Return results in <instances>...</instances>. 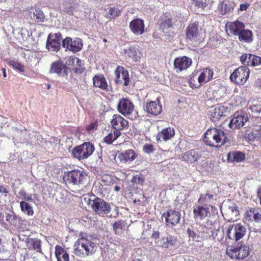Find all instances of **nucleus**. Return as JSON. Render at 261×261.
Listing matches in <instances>:
<instances>
[{
  "instance_id": "1",
  "label": "nucleus",
  "mask_w": 261,
  "mask_h": 261,
  "mask_svg": "<svg viewBox=\"0 0 261 261\" xmlns=\"http://www.w3.org/2000/svg\"><path fill=\"white\" fill-rule=\"evenodd\" d=\"M96 249V245L90 240L82 237L74 243L73 253L77 256L84 257L93 254Z\"/></svg>"
},
{
  "instance_id": "2",
  "label": "nucleus",
  "mask_w": 261,
  "mask_h": 261,
  "mask_svg": "<svg viewBox=\"0 0 261 261\" xmlns=\"http://www.w3.org/2000/svg\"><path fill=\"white\" fill-rule=\"evenodd\" d=\"M226 139V136L223 131L213 128L205 132L203 142L207 145L220 147L225 143Z\"/></svg>"
},
{
  "instance_id": "3",
  "label": "nucleus",
  "mask_w": 261,
  "mask_h": 261,
  "mask_svg": "<svg viewBox=\"0 0 261 261\" xmlns=\"http://www.w3.org/2000/svg\"><path fill=\"white\" fill-rule=\"evenodd\" d=\"M94 150V147L93 144L90 142H86L75 147L72 151V154L79 160H82L89 157Z\"/></svg>"
},
{
  "instance_id": "4",
  "label": "nucleus",
  "mask_w": 261,
  "mask_h": 261,
  "mask_svg": "<svg viewBox=\"0 0 261 261\" xmlns=\"http://www.w3.org/2000/svg\"><path fill=\"white\" fill-rule=\"evenodd\" d=\"M85 198V200L89 205H91L93 210L97 214H107L111 210L110 205L105 202L103 200L96 198L94 200H91L90 198Z\"/></svg>"
},
{
  "instance_id": "5",
  "label": "nucleus",
  "mask_w": 261,
  "mask_h": 261,
  "mask_svg": "<svg viewBox=\"0 0 261 261\" xmlns=\"http://www.w3.org/2000/svg\"><path fill=\"white\" fill-rule=\"evenodd\" d=\"M250 70L246 66H241L236 69L230 75L232 82L238 85L244 84L249 77Z\"/></svg>"
},
{
  "instance_id": "6",
  "label": "nucleus",
  "mask_w": 261,
  "mask_h": 261,
  "mask_svg": "<svg viewBox=\"0 0 261 261\" xmlns=\"http://www.w3.org/2000/svg\"><path fill=\"white\" fill-rule=\"evenodd\" d=\"M86 178L87 174L79 170H72L64 175V179L65 180L76 185H84Z\"/></svg>"
},
{
  "instance_id": "7",
  "label": "nucleus",
  "mask_w": 261,
  "mask_h": 261,
  "mask_svg": "<svg viewBox=\"0 0 261 261\" xmlns=\"http://www.w3.org/2000/svg\"><path fill=\"white\" fill-rule=\"evenodd\" d=\"M246 229L240 223L229 226L227 230V235L229 239L239 241L245 235Z\"/></svg>"
},
{
  "instance_id": "8",
  "label": "nucleus",
  "mask_w": 261,
  "mask_h": 261,
  "mask_svg": "<svg viewBox=\"0 0 261 261\" xmlns=\"http://www.w3.org/2000/svg\"><path fill=\"white\" fill-rule=\"evenodd\" d=\"M180 216L179 212L170 210L163 214L162 219H165V224L168 227L172 228L179 223Z\"/></svg>"
},
{
  "instance_id": "9",
  "label": "nucleus",
  "mask_w": 261,
  "mask_h": 261,
  "mask_svg": "<svg viewBox=\"0 0 261 261\" xmlns=\"http://www.w3.org/2000/svg\"><path fill=\"white\" fill-rule=\"evenodd\" d=\"M62 39L61 34L60 33L50 34L47 38L46 48L50 51H58L60 48Z\"/></svg>"
},
{
  "instance_id": "10",
  "label": "nucleus",
  "mask_w": 261,
  "mask_h": 261,
  "mask_svg": "<svg viewBox=\"0 0 261 261\" xmlns=\"http://www.w3.org/2000/svg\"><path fill=\"white\" fill-rule=\"evenodd\" d=\"M117 110L122 115L129 117L134 112V106L128 99L122 98L117 105Z\"/></svg>"
},
{
  "instance_id": "11",
  "label": "nucleus",
  "mask_w": 261,
  "mask_h": 261,
  "mask_svg": "<svg viewBox=\"0 0 261 261\" xmlns=\"http://www.w3.org/2000/svg\"><path fill=\"white\" fill-rule=\"evenodd\" d=\"M199 37L198 22H194L190 23L186 30L187 40L192 43H196L199 40Z\"/></svg>"
},
{
  "instance_id": "12",
  "label": "nucleus",
  "mask_w": 261,
  "mask_h": 261,
  "mask_svg": "<svg viewBox=\"0 0 261 261\" xmlns=\"http://www.w3.org/2000/svg\"><path fill=\"white\" fill-rule=\"evenodd\" d=\"M62 45L63 47L76 53L81 50L83 42L82 39L79 38L73 40L72 38L67 37L62 41Z\"/></svg>"
},
{
  "instance_id": "13",
  "label": "nucleus",
  "mask_w": 261,
  "mask_h": 261,
  "mask_svg": "<svg viewBox=\"0 0 261 261\" xmlns=\"http://www.w3.org/2000/svg\"><path fill=\"white\" fill-rule=\"evenodd\" d=\"M227 111V107L221 105H217L210 109L208 114L212 121L215 122L219 120L221 117L225 116Z\"/></svg>"
},
{
  "instance_id": "14",
  "label": "nucleus",
  "mask_w": 261,
  "mask_h": 261,
  "mask_svg": "<svg viewBox=\"0 0 261 261\" xmlns=\"http://www.w3.org/2000/svg\"><path fill=\"white\" fill-rule=\"evenodd\" d=\"M210 206L207 205L197 206L194 208V218L197 222L201 223V221L210 216Z\"/></svg>"
},
{
  "instance_id": "15",
  "label": "nucleus",
  "mask_w": 261,
  "mask_h": 261,
  "mask_svg": "<svg viewBox=\"0 0 261 261\" xmlns=\"http://www.w3.org/2000/svg\"><path fill=\"white\" fill-rule=\"evenodd\" d=\"M122 55L126 58H129L133 61L137 62L140 61L142 54L138 47L135 46H130L123 49Z\"/></svg>"
},
{
  "instance_id": "16",
  "label": "nucleus",
  "mask_w": 261,
  "mask_h": 261,
  "mask_svg": "<svg viewBox=\"0 0 261 261\" xmlns=\"http://www.w3.org/2000/svg\"><path fill=\"white\" fill-rule=\"evenodd\" d=\"M249 247L245 245H240L232 250L231 257L237 259H242L249 255Z\"/></svg>"
},
{
  "instance_id": "17",
  "label": "nucleus",
  "mask_w": 261,
  "mask_h": 261,
  "mask_svg": "<svg viewBox=\"0 0 261 261\" xmlns=\"http://www.w3.org/2000/svg\"><path fill=\"white\" fill-rule=\"evenodd\" d=\"M111 124L115 130H119V132L128 126L127 121L121 116L117 114H115L113 116Z\"/></svg>"
},
{
  "instance_id": "18",
  "label": "nucleus",
  "mask_w": 261,
  "mask_h": 261,
  "mask_svg": "<svg viewBox=\"0 0 261 261\" xmlns=\"http://www.w3.org/2000/svg\"><path fill=\"white\" fill-rule=\"evenodd\" d=\"M192 59L187 57H179L174 60V68L179 71L185 70L189 67L192 64Z\"/></svg>"
},
{
  "instance_id": "19",
  "label": "nucleus",
  "mask_w": 261,
  "mask_h": 261,
  "mask_svg": "<svg viewBox=\"0 0 261 261\" xmlns=\"http://www.w3.org/2000/svg\"><path fill=\"white\" fill-rule=\"evenodd\" d=\"M247 120L248 117L246 116L239 115L238 113H235L234 117L229 123V126L232 129L240 128L243 126Z\"/></svg>"
},
{
  "instance_id": "20",
  "label": "nucleus",
  "mask_w": 261,
  "mask_h": 261,
  "mask_svg": "<svg viewBox=\"0 0 261 261\" xmlns=\"http://www.w3.org/2000/svg\"><path fill=\"white\" fill-rule=\"evenodd\" d=\"M244 28V24L242 22L238 21L227 23L226 25V32L236 36H238Z\"/></svg>"
},
{
  "instance_id": "21",
  "label": "nucleus",
  "mask_w": 261,
  "mask_h": 261,
  "mask_svg": "<svg viewBox=\"0 0 261 261\" xmlns=\"http://www.w3.org/2000/svg\"><path fill=\"white\" fill-rule=\"evenodd\" d=\"M129 27L131 31L136 35H141L144 32V21L141 19L132 20L130 22Z\"/></svg>"
},
{
  "instance_id": "22",
  "label": "nucleus",
  "mask_w": 261,
  "mask_h": 261,
  "mask_svg": "<svg viewBox=\"0 0 261 261\" xmlns=\"http://www.w3.org/2000/svg\"><path fill=\"white\" fill-rule=\"evenodd\" d=\"M29 16L32 21L36 22H43L45 18L43 11L39 8H32L29 9Z\"/></svg>"
},
{
  "instance_id": "23",
  "label": "nucleus",
  "mask_w": 261,
  "mask_h": 261,
  "mask_svg": "<svg viewBox=\"0 0 261 261\" xmlns=\"http://www.w3.org/2000/svg\"><path fill=\"white\" fill-rule=\"evenodd\" d=\"M145 110L148 114L158 115L162 112V108L159 102L154 101L146 103Z\"/></svg>"
},
{
  "instance_id": "24",
  "label": "nucleus",
  "mask_w": 261,
  "mask_h": 261,
  "mask_svg": "<svg viewBox=\"0 0 261 261\" xmlns=\"http://www.w3.org/2000/svg\"><path fill=\"white\" fill-rule=\"evenodd\" d=\"M175 135L174 128L172 127H167L163 129L161 132L158 133L156 139L160 141H166L171 138Z\"/></svg>"
},
{
  "instance_id": "25",
  "label": "nucleus",
  "mask_w": 261,
  "mask_h": 261,
  "mask_svg": "<svg viewBox=\"0 0 261 261\" xmlns=\"http://www.w3.org/2000/svg\"><path fill=\"white\" fill-rule=\"evenodd\" d=\"M200 157V155L198 151L192 149L186 152L182 156V159L184 161L189 164H193L197 161Z\"/></svg>"
},
{
  "instance_id": "26",
  "label": "nucleus",
  "mask_w": 261,
  "mask_h": 261,
  "mask_svg": "<svg viewBox=\"0 0 261 261\" xmlns=\"http://www.w3.org/2000/svg\"><path fill=\"white\" fill-rule=\"evenodd\" d=\"M161 243L163 248H172L176 247L177 240L175 237L169 234L167 237L162 238Z\"/></svg>"
},
{
  "instance_id": "27",
  "label": "nucleus",
  "mask_w": 261,
  "mask_h": 261,
  "mask_svg": "<svg viewBox=\"0 0 261 261\" xmlns=\"http://www.w3.org/2000/svg\"><path fill=\"white\" fill-rule=\"evenodd\" d=\"M137 157V155L133 149H128L121 152L118 158L123 163L132 162Z\"/></svg>"
},
{
  "instance_id": "28",
  "label": "nucleus",
  "mask_w": 261,
  "mask_h": 261,
  "mask_svg": "<svg viewBox=\"0 0 261 261\" xmlns=\"http://www.w3.org/2000/svg\"><path fill=\"white\" fill-rule=\"evenodd\" d=\"M93 85L103 90L108 88V84L106 78L102 75H96L93 77Z\"/></svg>"
},
{
  "instance_id": "29",
  "label": "nucleus",
  "mask_w": 261,
  "mask_h": 261,
  "mask_svg": "<svg viewBox=\"0 0 261 261\" xmlns=\"http://www.w3.org/2000/svg\"><path fill=\"white\" fill-rule=\"evenodd\" d=\"M234 4L231 2H222L218 6V9L221 15H225L232 12Z\"/></svg>"
},
{
  "instance_id": "30",
  "label": "nucleus",
  "mask_w": 261,
  "mask_h": 261,
  "mask_svg": "<svg viewBox=\"0 0 261 261\" xmlns=\"http://www.w3.org/2000/svg\"><path fill=\"white\" fill-rule=\"evenodd\" d=\"M116 81L118 84L123 83L124 86H127L129 82V78L127 71L122 70V72H116Z\"/></svg>"
},
{
  "instance_id": "31",
  "label": "nucleus",
  "mask_w": 261,
  "mask_h": 261,
  "mask_svg": "<svg viewBox=\"0 0 261 261\" xmlns=\"http://www.w3.org/2000/svg\"><path fill=\"white\" fill-rule=\"evenodd\" d=\"M213 72L208 68L204 69L198 77L199 85L210 81L213 77Z\"/></svg>"
},
{
  "instance_id": "32",
  "label": "nucleus",
  "mask_w": 261,
  "mask_h": 261,
  "mask_svg": "<svg viewBox=\"0 0 261 261\" xmlns=\"http://www.w3.org/2000/svg\"><path fill=\"white\" fill-rule=\"evenodd\" d=\"M55 254L58 261H69L68 254L60 246L56 247Z\"/></svg>"
},
{
  "instance_id": "33",
  "label": "nucleus",
  "mask_w": 261,
  "mask_h": 261,
  "mask_svg": "<svg viewBox=\"0 0 261 261\" xmlns=\"http://www.w3.org/2000/svg\"><path fill=\"white\" fill-rule=\"evenodd\" d=\"M168 19L172 24L173 30H179L181 29L184 20L180 14Z\"/></svg>"
},
{
  "instance_id": "34",
  "label": "nucleus",
  "mask_w": 261,
  "mask_h": 261,
  "mask_svg": "<svg viewBox=\"0 0 261 261\" xmlns=\"http://www.w3.org/2000/svg\"><path fill=\"white\" fill-rule=\"evenodd\" d=\"M239 39L240 41L249 43L252 41V32L249 30H243L239 34Z\"/></svg>"
},
{
  "instance_id": "35",
  "label": "nucleus",
  "mask_w": 261,
  "mask_h": 261,
  "mask_svg": "<svg viewBox=\"0 0 261 261\" xmlns=\"http://www.w3.org/2000/svg\"><path fill=\"white\" fill-rule=\"evenodd\" d=\"M28 246L30 249H32L36 250L37 252H40L42 254L41 248V241L40 240L36 239H31L28 243Z\"/></svg>"
},
{
  "instance_id": "36",
  "label": "nucleus",
  "mask_w": 261,
  "mask_h": 261,
  "mask_svg": "<svg viewBox=\"0 0 261 261\" xmlns=\"http://www.w3.org/2000/svg\"><path fill=\"white\" fill-rule=\"evenodd\" d=\"M20 207L21 211L28 216H32L34 215L33 207L25 201L20 202Z\"/></svg>"
},
{
  "instance_id": "37",
  "label": "nucleus",
  "mask_w": 261,
  "mask_h": 261,
  "mask_svg": "<svg viewBox=\"0 0 261 261\" xmlns=\"http://www.w3.org/2000/svg\"><path fill=\"white\" fill-rule=\"evenodd\" d=\"M121 135L120 132L114 130L113 132H111L105 138V142L109 144H111L116 140Z\"/></svg>"
},
{
  "instance_id": "38",
  "label": "nucleus",
  "mask_w": 261,
  "mask_h": 261,
  "mask_svg": "<svg viewBox=\"0 0 261 261\" xmlns=\"http://www.w3.org/2000/svg\"><path fill=\"white\" fill-rule=\"evenodd\" d=\"M6 220L11 225L18 226L20 224V219L14 214L6 213Z\"/></svg>"
},
{
  "instance_id": "39",
  "label": "nucleus",
  "mask_w": 261,
  "mask_h": 261,
  "mask_svg": "<svg viewBox=\"0 0 261 261\" xmlns=\"http://www.w3.org/2000/svg\"><path fill=\"white\" fill-rule=\"evenodd\" d=\"M250 110L255 114L259 113L261 112V101L253 100L249 102Z\"/></svg>"
},
{
  "instance_id": "40",
  "label": "nucleus",
  "mask_w": 261,
  "mask_h": 261,
  "mask_svg": "<svg viewBox=\"0 0 261 261\" xmlns=\"http://www.w3.org/2000/svg\"><path fill=\"white\" fill-rule=\"evenodd\" d=\"M250 59L247 61L248 66H257L261 64V57L254 55H250Z\"/></svg>"
},
{
  "instance_id": "41",
  "label": "nucleus",
  "mask_w": 261,
  "mask_h": 261,
  "mask_svg": "<svg viewBox=\"0 0 261 261\" xmlns=\"http://www.w3.org/2000/svg\"><path fill=\"white\" fill-rule=\"evenodd\" d=\"M63 68V64L61 61H57L51 64L50 73H60Z\"/></svg>"
},
{
  "instance_id": "42",
  "label": "nucleus",
  "mask_w": 261,
  "mask_h": 261,
  "mask_svg": "<svg viewBox=\"0 0 261 261\" xmlns=\"http://www.w3.org/2000/svg\"><path fill=\"white\" fill-rule=\"evenodd\" d=\"M160 30L164 33H167L172 30V24L169 19L163 21L160 25Z\"/></svg>"
},
{
  "instance_id": "43",
  "label": "nucleus",
  "mask_w": 261,
  "mask_h": 261,
  "mask_svg": "<svg viewBox=\"0 0 261 261\" xmlns=\"http://www.w3.org/2000/svg\"><path fill=\"white\" fill-rule=\"evenodd\" d=\"M113 228L115 233L120 234L122 233V229L125 226L124 221L120 220L115 222L113 225Z\"/></svg>"
},
{
  "instance_id": "44",
  "label": "nucleus",
  "mask_w": 261,
  "mask_h": 261,
  "mask_svg": "<svg viewBox=\"0 0 261 261\" xmlns=\"http://www.w3.org/2000/svg\"><path fill=\"white\" fill-rule=\"evenodd\" d=\"M81 63V60L76 57H69L67 58L66 64L71 67H75V63Z\"/></svg>"
},
{
  "instance_id": "45",
  "label": "nucleus",
  "mask_w": 261,
  "mask_h": 261,
  "mask_svg": "<svg viewBox=\"0 0 261 261\" xmlns=\"http://www.w3.org/2000/svg\"><path fill=\"white\" fill-rule=\"evenodd\" d=\"M144 180L145 177L144 175L141 174H139L133 176L132 179V182L135 184L142 185L144 182Z\"/></svg>"
},
{
  "instance_id": "46",
  "label": "nucleus",
  "mask_w": 261,
  "mask_h": 261,
  "mask_svg": "<svg viewBox=\"0 0 261 261\" xmlns=\"http://www.w3.org/2000/svg\"><path fill=\"white\" fill-rule=\"evenodd\" d=\"M24 200L26 201L33 202L34 203H35L39 201V197L38 195L36 193L29 195L26 194L25 196L24 197Z\"/></svg>"
},
{
  "instance_id": "47",
  "label": "nucleus",
  "mask_w": 261,
  "mask_h": 261,
  "mask_svg": "<svg viewBox=\"0 0 261 261\" xmlns=\"http://www.w3.org/2000/svg\"><path fill=\"white\" fill-rule=\"evenodd\" d=\"M108 9V14L113 18L118 16L121 12L120 10L115 7H110Z\"/></svg>"
},
{
  "instance_id": "48",
  "label": "nucleus",
  "mask_w": 261,
  "mask_h": 261,
  "mask_svg": "<svg viewBox=\"0 0 261 261\" xmlns=\"http://www.w3.org/2000/svg\"><path fill=\"white\" fill-rule=\"evenodd\" d=\"M9 64L10 66L13 67L14 69H17L20 72H23L24 71V66L21 64L20 63L15 61L14 60H11L9 62Z\"/></svg>"
},
{
  "instance_id": "49",
  "label": "nucleus",
  "mask_w": 261,
  "mask_h": 261,
  "mask_svg": "<svg viewBox=\"0 0 261 261\" xmlns=\"http://www.w3.org/2000/svg\"><path fill=\"white\" fill-rule=\"evenodd\" d=\"M194 4L198 8L204 10L207 5L206 0H193Z\"/></svg>"
},
{
  "instance_id": "50",
  "label": "nucleus",
  "mask_w": 261,
  "mask_h": 261,
  "mask_svg": "<svg viewBox=\"0 0 261 261\" xmlns=\"http://www.w3.org/2000/svg\"><path fill=\"white\" fill-rule=\"evenodd\" d=\"M231 155L233 160L236 162H241L245 159V155L241 152H234L232 153Z\"/></svg>"
},
{
  "instance_id": "51",
  "label": "nucleus",
  "mask_w": 261,
  "mask_h": 261,
  "mask_svg": "<svg viewBox=\"0 0 261 261\" xmlns=\"http://www.w3.org/2000/svg\"><path fill=\"white\" fill-rule=\"evenodd\" d=\"M250 213L253 215L254 221L258 222L261 221V211L253 209L250 210Z\"/></svg>"
},
{
  "instance_id": "52",
  "label": "nucleus",
  "mask_w": 261,
  "mask_h": 261,
  "mask_svg": "<svg viewBox=\"0 0 261 261\" xmlns=\"http://www.w3.org/2000/svg\"><path fill=\"white\" fill-rule=\"evenodd\" d=\"M252 130L253 135L256 136V138L259 139L261 137V125L255 126Z\"/></svg>"
},
{
  "instance_id": "53",
  "label": "nucleus",
  "mask_w": 261,
  "mask_h": 261,
  "mask_svg": "<svg viewBox=\"0 0 261 261\" xmlns=\"http://www.w3.org/2000/svg\"><path fill=\"white\" fill-rule=\"evenodd\" d=\"M74 70L76 73H81L84 71L83 63L81 60V63H75V67Z\"/></svg>"
},
{
  "instance_id": "54",
  "label": "nucleus",
  "mask_w": 261,
  "mask_h": 261,
  "mask_svg": "<svg viewBox=\"0 0 261 261\" xmlns=\"http://www.w3.org/2000/svg\"><path fill=\"white\" fill-rule=\"evenodd\" d=\"M143 151L147 153L153 152L154 150L153 146L151 144H145L143 147Z\"/></svg>"
},
{
  "instance_id": "55",
  "label": "nucleus",
  "mask_w": 261,
  "mask_h": 261,
  "mask_svg": "<svg viewBox=\"0 0 261 261\" xmlns=\"http://www.w3.org/2000/svg\"><path fill=\"white\" fill-rule=\"evenodd\" d=\"M250 54H245L242 55V56L240 57L241 62L244 64H245L246 63V65H247V61L250 59Z\"/></svg>"
},
{
  "instance_id": "56",
  "label": "nucleus",
  "mask_w": 261,
  "mask_h": 261,
  "mask_svg": "<svg viewBox=\"0 0 261 261\" xmlns=\"http://www.w3.org/2000/svg\"><path fill=\"white\" fill-rule=\"evenodd\" d=\"M225 91H226V88H225V87L221 86V87L219 88L218 90L217 91H216V94L219 93V97H216V99H218L221 97H223V96L224 95V94L225 93Z\"/></svg>"
},
{
  "instance_id": "57",
  "label": "nucleus",
  "mask_w": 261,
  "mask_h": 261,
  "mask_svg": "<svg viewBox=\"0 0 261 261\" xmlns=\"http://www.w3.org/2000/svg\"><path fill=\"white\" fill-rule=\"evenodd\" d=\"M187 232L189 237L192 238L194 240L198 238V236H197L196 233L190 228H188L187 229Z\"/></svg>"
},
{
  "instance_id": "58",
  "label": "nucleus",
  "mask_w": 261,
  "mask_h": 261,
  "mask_svg": "<svg viewBox=\"0 0 261 261\" xmlns=\"http://www.w3.org/2000/svg\"><path fill=\"white\" fill-rule=\"evenodd\" d=\"M229 211H231V213L235 216H237L239 214L236 206L229 207Z\"/></svg>"
},
{
  "instance_id": "59",
  "label": "nucleus",
  "mask_w": 261,
  "mask_h": 261,
  "mask_svg": "<svg viewBox=\"0 0 261 261\" xmlns=\"http://www.w3.org/2000/svg\"><path fill=\"white\" fill-rule=\"evenodd\" d=\"M249 4L248 3L242 4L240 6V10L241 11H245L249 7Z\"/></svg>"
},
{
  "instance_id": "60",
  "label": "nucleus",
  "mask_w": 261,
  "mask_h": 261,
  "mask_svg": "<svg viewBox=\"0 0 261 261\" xmlns=\"http://www.w3.org/2000/svg\"><path fill=\"white\" fill-rule=\"evenodd\" d=\"M0 193L7 194L8 193L7 187L4 185H0Z\"/></svg>"
},
{
  "instance_id": "61",
  "label": "nucleus",
  "mask_w": 261,
  "mask_h": 261,
  "mask_svg": "<svg viewBox=\"0 0 261 261\" xmlns=\"http://www.w3.org/2000/svg\"><path fill=\"white\" fill-rule=\"evenodd\" d=\"M26 193L23 190H20L18 192L17 197L19 199H24V197L25 196Z\"/></svg>"
},
{
  "instance_id": "62",
  "label": "nucleus",
  "mask_w": 261,
  "mask_h": 261,
  "mask_svg": "<svg viewBox=\"0 0 261 261\" xmlns=\"http://www.w3.org/2000/svg\"><path fill=\"white\" fill-rule=\"evenodd\" d=\"M247 139L249 140V141H253L254 140H258L257 138H256V136L253 135V131L252 130L251 132L248 134L247 135Z\"/></svg>"
},
{
  "instance_id": "63",
  "label": "nucleus",
  "mask_w": 261,
  "mask_h": 261,
  "mask_svg": "<svg viewBox=\"0 0 261 261\" xmlns=\"http://www.w3.org/2000/svg\"><path fill=\"white\" fill-rule=\"evenodd\" d=\"M257 196L261 198V187H260L257 191Z\"/></svg>"
},
{
  "instance_id": "64",
  "label": "nucleus",
  "mask_w": 261,
  "mask_h": 261,
  "mask_svg": "<svg viewBox=\"0 0 261 261\" xmlns=\"http://www.w3.org/2000/svg\"><path fill=\"white\" fill-rule=\"evenodd\" d=\"M2 71H3L4 77H6L7 76V74H6L5 68H2Z\"/></svg>"
}]
</instances>
